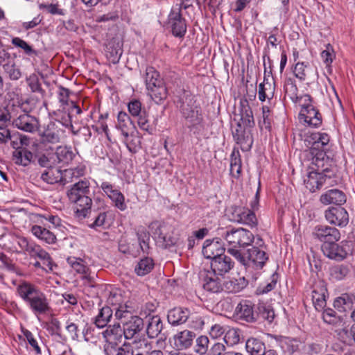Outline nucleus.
I'll return each mask as SVG.
<instances>
[{
	"label": "nucleus",
	"instance_id": "nucleus-1",
	"mask_svg": "<svg viewBox=\"0 0 355 355\" xmlns=\"http://www.w3.org/2000/svg\"><path fill=\"white\" fill-rule=\"evenodd\" d=\"M312 235L314 239L323 243L321 245L323 254L331 260L340 262L353 254V242L343 240L337 243L340 239V233L334 227L324 225H316L313 230Z\"/></svg>",
	"mask_w": 355,
	"mask_h": 355
},
{
	"label": "nucleus",
	"instance_id": "nucleus-2",
	"mask_svg": "<svg viewBox=\"0 0 355 355\" xmlns=\"http://www.w3.org/2000/svg\"><path fill=\"white\" fill-rule=\"evenodd\" d=\"M306 141L311 146L304 152V161L311 162L323 171L329 172L328 168L334 163L333 159L327 156L325 152L329 142V136L324 132H312Z\"/></svg>",
	"mask_w": 355,
	"mask_h": 355
},
{
	"label": "nucleus",
	"instance_id": "nucleus-3",
	"mask_svg": "<svg viewBox=\"0 0 355 355\" xmlns=\"http://www.w3.org/2000/svg\"><path fill=\"white\" fill-rule=\"evenodd\" d=\"M17 293L35 315H44L51 311L46 295L35 284L23 281L17 286Z\"/></svg>",
	"mask_w": 355,
	"mask_h": 355
},
{
	"label": "nucleus",
	"instance_id": "nucleus-4",
	"mask_svg": "<svg viewBox=\"0 0 355 355\" xmlns=\"http://www.w3.org/2000/svg\"><path fill=\"white\" fill-rule=\"evenodd\" d=\"M90 193V182L86 178L79 180L67 190L69 202L75 205L76 217L85 218L90 213L92 205Z\"/></svg>",
	"mask_w": 355,
	"mask_h": 355
},
{
	"label": "nucleus",
	"instance_id": "nucleus-5",
	"mask_svg": "<svg viewBox=\"0 0 355 355\" xmlns=\"http://www.w3.org/2000/svg\"><path fill=\"white\" fill-rule=\"evenodd\" d=\"M240 121L236 124V129L232 131L234 140L241 146L243 151H248L253 144L251 130L255 125L251 107L247 101L241 102Z\"/></svg>",
	"mask_w": 355,
	"mask_h": 355
},
{
	"label": "nucleus",
	"instance_id": "nucleus-6",
	"mask_svg": "<svg viewBox=\"0 0 355 355\" xmlns=\"http://www.w3.org/2000/svg\"><path fill=\"white\" fill-rule=\"evenodd\" d=\"M180 112L186 121V125L193 134H198L204 128L202 109L194 97L185 96L180 106Z\"/></svg>",
	"mask_w": 355,
	"mask_h": 355
},
{
	"label": "nucleus",
	"instance_id": "nucleus-7",
	"mask_svg": "<svg viewBox=\"0 0 355 355\" xmlns=\"http://www.w3.org/2000/svg\"><path fill=\"white\" fill-rule=\"evenodd\" d=\"M227 252L233 256L239 263L246 267H252L255 270L261 269L268 259L265 251L258 247H252L243 252L239 249H227Z\"/></svg>",
	"mask_w": 355,
	"mask_h": 355
},
{
	"label": "nucleus",
	"instance_id": "nucleus-8",
	"mask_svg": "<svg viewBox=\"0 0 355 355\" xmlns=\"http://www.w3.org/2000/svg\"><path fill=\"white\" fill-rule=\"evenodd\" d=\"M146 89L151 98L161 103L167 97V89L159 73L153 67H147L144 74Z\"/></svg>",
	"mask_w": 355,
	"mask_h": 355
},
{
	"label": "nucleus",
	"instance_id": "nucleus-9",
	"mask_svg": "<svg viewBox=\"0 0 355 355\" xmlns=\"http://www.w3.org/2000/svg\"><path fill=\"white\" fill-rule=\"evenodd\" d=\"M222 237L227 243V249L241 250L250 245L254 239V236L250 231L242 227L227 230L222 234Z\"/></svg>",
	"mask_w": 355,
	"mask_h": 355
},
{
	"label": "nucleus",
	"instance_id": "nucleus-10",
	"mask_svg": "<svg viewBox=\"0 0 355 355\" xmlns=\"http://www.w3.org/2000/svg\"><path fill=\"white\" fill-rule=\"evenodd\" d=\"M309 167L311 170L309 172L307 177L304 179V184L311 192H315L317 189L321 188L325 182V179L331 178L335 175V164L330 166L328 168L329 172L323 171L322 168L312 164L311 162Z\"/></svg>",
	"mask_w": 355,
	"mask_h": 355
},
{
	"label": "nucleus",
	"instance_id": "nucleus-11",
	"mask_svg": "<svg viewBox=\"0 0 355 355\" xmlns=\"http://www.w3.org/2000/svg\"><path fill=\"white\" fill-rule=\"evenodd\" d=\"M17 243L20 248L26 251L31 257L40 259L49 271L53 270V264L50 254L39 245L28 240L26 237L19 238Z\"/></svg>",
	"mask_w": 355,
	"mask_h": 355
},
{
	"label": "nucleus",
	"instance_id": "nucleus-12",
	"mask_svg": "<svg viewBox=\"0 0 355 355\" xmlns=\"http://www.w3.org/2000/svg\"><path fill=\"white\" fill-rule=\"evenodd\" d=\"M17 109L21 110V112L13 110L12 125L24 132L33 133L37 131L40 125L37 119L22 110V107H18Z\"/></svg>",
	"mask_w": 355,
	"mask_h": 355
},
{
	"label": "nucleus",
	"instance_id": "nucleus-13",
	"mask_svg": "<svg viewBox=\"0 0 355 355\" xmlns=\"http://www.w3.org/2000/svg\"><path fill=\"white\" fill-rule=\"evenodd\" d=\"M107 303L114 307L112 309L115 311L114 315L119 320L127 318L134 310L128 301L124 302L122 295L118 291L110 292Z\"/></svg>",
	"mask_w": 355,
	"mask_h": 355
},
{
	"label": "nucleus",
	"instance_id": "nucleus-14",
	"mask_svg": "<svg viewBox=\"0 0 355 355\" xmlns=\"http://www.w3.org/2000/svg\"><path fill=\"white\" fill-rule=\"evenodd\" d=\"M167 26L171 28L172 34L177 37H183L187 32L185 19L180 12V6L173 5L168 16Z\"/></svg>",
	"mask_w": 355,
	"mask_h": 355
},
{
	"label": "nucleus",
	"instance_id": "nucleus-15",
	"mask_svg": "<svg viewBox=\"0 0 355 355\" xmlns=\"http://www.w3.org/2000/svg\"><path fill=\"white\" fill-rule=\"evenodd\" d=\"M124 319L122 321L124 338L127 340H137V338L144 328V320L137 315H130Z\"/></svg>",
	"mask_w": 355,
	"mask_h": 355
},
{
	"label": "nucleus",
	"instance_id": "nucleus-16",
	"mask_svg": "<svg viewBox=\"0 0 355 355\" xmlns=\"http://www.w3.org/2000/svg\"><path fill=\"white\" fill-rule=\"evenodd\" d=\"M128 108L132 116L137 117V124L141 130L151 134L153 128L150 125L146 110L141 107V103L139 100H132L128 103Z\"/></svg>",
	"mask_w": 355,
	"mask_h": 355
},
{
	"label": "nucleus",
	"instance_id": "nucleus-17",
	"mask_svg": "<svg viewBox=\"0 0 355 355\" xmlns=\"http://www.w3.org/2000/svg\"><path fill=\"white\" fill-rule=\"evenodd\" d=\"M299 119L303 121L308 126L318 128L322 123V117L319 110L311 103L302 105L299 114Z\"/></svg>",
	"mask_w": 355,
	"mask_h": 355
},
{
	"label": "nucleus",
	"instance_id": "nucleus-18",
	"mask_svg": "<svg viewBox=\"0 0 355 355\" xmlns=\"http://www.w3.org/2000/svg\"><path fill=\"white\" fill-rule=\"evenodd\" d=\"M41 136L44 142L57 144L66 138V131L60 123L49 122L44 127Z\"/></svg>",
	"mask_w": 355,
	"mask_h": 355
},
{
	"label": "nucleus",
	"instance_id": "nucleus-19",
	"mask_svg": "<svg viewBox=\"0 0 355 355\" xmlns=\"http://www.w3.org/2000/svg\"><path fill=\"white\" fill-rule=\"evenodd\" d=\"M327 221L335 226L344 227L349 223V214L342 207H331L324 211Z\"/></svg>",
	"mask_w": 355,
	"mask_h": 355
},
{
	"label": "nucleus",
	"instance_id": "nucleus-20",
	"mask_svg": "<svg viewBox=\"0 0 355 355\" xmlns=\"http://www.w3.org/2000/svg\"><path fill=\"white\" fill-rule=\"evenodd\" d=\"M327 274L331 282H344L352 275V265L345 263H333L329 266Z\"/></svg>",
	"mask_w": 355,
	"mask_h": 355
},
{
	"label": "nucleus",
	"instance_id": "nucleus-21",
	"mask_svg": "<svg viewBox=\"0 0 355 355\" xmlns=\"http://www.w3.org/2000/svg\"><path fill=\"white\" fill-rule=\"evenodd\" d=\"M231 220L254 227L257 225V218L254 212L248 208L233 207Z\"/></svg>",
	"mask_w": 355,
	"mask_h": 355
},
{
	"label": "nucleus",
	"instance_id": "nucleus-22",
	"mask_svg": "<svg viewBox=\"0 0 355 355\" xmlns=\"http://www.w3.org/2000/svg\"><path fill=\"white\" fill-rule=\"evenodd\" d=\"M225 252L224 244L219 238L205 240L202 250L205 258L211 261L225 254Z\"/></svg>",
	"mask_w": 355,
	"mask_h": 355
},
{
	"label": "nucleus",
	"instance_id": "nucleus-23",
	"mask_svg": "<svg viewBox=\"0 0 355 355\" xmlns=\"http://www.w3.org/2000/svg\"><path fill=\"white\" fill-rule=\"evenodd\" d=\"M254 304L249 300H242L235 309L236 316L247 322H254L258 319L257 311L254 310Z\"/></svg>",
	"mask_w": 355,
	"mask_h": 355
},
{
	"label": "nucleus",
	"instance_id": "nucleus-24",
	"mask_svg": "<svg viewBox=\"0 0 355 355\" xmlns=\"http://www.w3.org/2000/svg\"><path fill=\"white\" fill-rule=\"evenodd\" d=\"M210 264L214 274L220 276L229 272L234 266V262L225 254L216 257L211 261Z\"/></svg>",
	"mask_w": 355,
	"mask_h": 355
},
{
	"label": "nucleus",
	"instance_id": "nucleus-25",
	"mask_svg": "<svg viewBox=\"0 0 355 355\" xmlns=\"http://www.w3.org/2000/svg\"><path fill=\"white\" fill-rule=\"evenodd\" d=\"M191 311L189 309L177 306L171 309L167 313V321L173 327L184 324L189 319Z\"/></svg>",
	"mask_w": 355,
	"mask_h": 355
},
{
	"label": "nucleus",
	"instance_id": "nucleus-26",
	"mask_svg": "<svg viewBox=\"0 0 355 355\" xmlns=\"http://www.w3.org/2000/svg\"><path fill=\"white\" fill-rule=\"evenodd\" d=\"M320 201L323 205L334 204L341 207L347 201L345 193L338 189H331L323 193L320 197Z\"/></svg>",
	"mask_w": 355,
	"mask_h": 355
},
{
	"label": "nucleus",
	"instance_id": "nucleus-27",
	"mask_svg": "<svg viewBox=\"0 0 355 355\" xmlns=\"http://www.w3.org/2000/svg\"><path fill=\"white\" fill-rule=\"evenodd\" d=\"M196 334L190 330L184 329L178 331L173 336L174 347L178 350H184L192 346Z\"/></svg>",
	"mask_w": 355,
	"mask_h": 355
},
{
	"label": "nucleus",
	"instance_id": "nucleus-28",
	"mask_svg": "<svg viewBox=\"0 0 355 355\" xmlns=\"http://www.w3.org/2000/svg\"><path fill=\"white\" fill-rule=\"evenodd\" d=\"M67 261L78 273L85 275L83 277V279L85 281V284L91 287L94 286V284H93L94 278V277L90 276V275H87L88 268L85 265V262L82 259L70 257L67 258Z\"/></svg>",
	"mask_w": 355,
	"mask_h": 355
},
{
	"label": "nucleus",
	"instance_id": "nucleus-29",
	"mask_svg": "<svg viewBox=\"0 0 355 355\" xmlns=\"http://www.w3.org/2000/svg\"><path fill=\"white\" fill-rule=\"evenodd\" d=\"M271 69L268 72V74H271ZM269 75L266 76L265 74L263 82L259 85V99L261 101H265L268 99L269 101L272 99L275 94V82L274 78H272V82H270L268 79Z\"/></svg>",
	"mask_w": 355,
	"mask_h": 355
},
{
	"label": "nucleus",
	"instance_id": "nucleus-30",
	"mask_svg": "<svg viewBox=\"0 0 355 355\" xmlns=\"http://www.w3.org/2000/svg\"><path fill=\"white\" fill-rule=\"evenodd\" d=\"M116 128L119 129L125 138L129 137L136 129L130 116L125 112H119L117 116Z\"/></svg>",
	"mask_w": 355,
	"mask_h": 355
},
{
	"label": "nucleus",
	"instance_id": "nucleus-31",
	"mask_svg": "<svg viewBox=\"0 0 355 355\" xmlns=\"http://www.w3.org/2000/svg\"><path fill=\"white\" fill-rule=\"evenodd\" d=\"M355 300V295L352 293H345L335 298L334 306L340 312H346L352 310Z\"/></svg>",
	"mask_w": 355,
	"mask_h": 355
},
{
	"label": "nucleus",
	"instance_id": "nucleus-32",
	"mask_svg": "<svg viewBox=\"0 0 355 355\" xmlns=\"http://www.w3.org/2000/svg\"><path fill=\"white\" fill-rule=\"evenodd\" d=\"M163 327V322L159 315L149 316L146 325V334L148 338L157 337L161 334Z\"/></svg>",
	"mask_w": 355,
	"mask_h": 355
},
{
	"label": "nucleus",
	"instance_id": "nucleus-33",
	"mask_svg": "<svg viewBox=\"0 0 355 355\" xmlns=\"http://www.w3.org/2000/svg\"><path fill=\"white\" fill-rule=\"evenodd\" d=\"M102 334L105 342L115 343L120 345L123 339V331L118 324L117 325L114 324L112 327L109 326Z\"/></svg>",
	"mask_w": 355,
	"mask_h": 355
},
{
	"label": "nucleus",
	"instance_id": "nucleus-34",
	"mask_svg": "<svg viewBox=\"0 0 355 355\" xmlns=\"http://www.w3.org/2000/svg\"><path fill=\"white\" fill-rule=\"evenodd\" d=\"M248 284V282L244 277L238 278H231L226 280L223 284V289L227 293H238L245 288Z\"/></svg>",
	"mask_w": 355,
	"mask_h": 355
},
{
	"label": "nucleus",
	"instance_id": "nucleus-35",
	"mask_svg": "<svg viewBox=\"0 0 355 355\" xmlns=\"http://www.w3.org/2000/svg\"><path fill=\"white\" fill-rule=\"evenodd\" d=\"M113 311V309L108 306L102 307L94 318V324L100 329L105 327L112 318Z\"/></svg>",
	"mask_w": 355,
	"mask_h": 355
},
{
	"label": "nucleus",
	"instance_id": "nucleus-36",
	"mask_svg": "<svg viewBox=\"0 0 355 355\" xmlns=\"http://www.w3.org/2000/svg\"><path fill=\"white\" fill-rule=\"evenodd\" d=\"M246 351L250 355H263L266 353V345L259 338L251 337L245 343Z\"/></svg>",
	"mask_w": 355,
	"mask_h": 355
},
{
	"label": "nucleus",
	"instance_id": "nucleus-37",
	"mask_svg": "<svg viewBox=\"0 0 355 355\" xmlns=\"http://www.w3.org/2000/svg\"><path fill=\"white\" fill-rule=\"evenodd\" d=\"M12 157L16 164L26 166L32 162L33 155L25 147H22L19 150L13 151Z\"/></svg>",
	"mask_w": 355,
	"mask_h": 355
},
{
	"label": "nucleus",
	"instance_id": "nucleus-38",
	"mask_svg": "<svg viewBox=\"0 0 355 355\" xmlns=\"http://www.w3.org/2000/svg\"><path fill=\"white\" fill-rule=\"evenodd\" d=\"M32 234L40 240L44 241L49 244L55 243L56 236L47 229L40 225H33L31 230Z\"/></svg>",
	"mask_w": 355,
	"mask_h": 355
},
{
	"label": "nucleus",
	"instance_id": "nucleus-39",
	"mask_svg": "<svg viewBox=\"0 0 355 355\" xmlns=\"http://www.w3.org/2000/svg\"><path fill=\"white\" fill-rule=\"evenodd\" d=\"M155 266L153 259L150 257H144L137 262L135 267V272L138 276H144L150 273Z\"/></svg>",
	"mask_w": 355,
	"mask_h": 355
},
{
	"label": "nucleus",
	"instance_id": "nucleus-40",
	"mask_svg": "<svg viewBox=\"0 0 355 355\" xmlns=\"http://www.w3.org/2000/svg\"><path fill=\"white\" fill-rule=\"evenodd\" d=\"M53 115L55 116V121L53 122L60 123L62 128H73L71 123V114L69 110L67 111L62 108H59L53 112Z\"/></svg>",
	"mask_w": 355,
	"mask_h": 355
},
{
	"label": "nucleus",
	"instance_id": "nucleus-41",
	"mask_svg": "<svg viewBox=\"0 0 355 355\" xmlns=\"http://www.w3.org/2000/svg\"><path fill=\"white\" fill-rule=\"evenodd\" d=\"M55 155L58 163L67 164L71 162L75 156L71 147L58 146L55 150Z\"/></svg>",
	"mask_w": 355,
	"mask_h": 355
},
{
	"label": "nucleus",
	"instance_id": "nucleus-42",
	"mask_svg": "<svg viewBox=\"0 0 355 355\" xmlns=\"http://www.w3.org/2000/svg\"><path fill=\"white\" fill-rule=\"evenodd\" d=\"M285 96H288L293 103L299 101L297 96L298 89L294 79L291 78H286L284 83Z\"/></svg>",
	"mask_w": 355,
	"mask_h": 355
},
{
	"label": "nucleus",
	"instance_id": "nucleus-43",
	"mask_svg": "<svg viewBox=\"0 0 355 355\" xmlns=\"http://www.w3.org/2000/svg\"><path fill=\"white\" fill-rule=\"evenodd\" d=\"M151 225L157 226L155 234L158 235V241L161 243L164 248H169L176 244L175 238L172 236L167 237L162 233L161 225L157 221L152 223Z\"/></svg>",
	"mask_w": 355,
	"mask_h": 355
},
{
	"label": "nucleus",
	"instance_id": "nucleus-44",
	"mask_svg": "<svg viewBox=\"0 0 355 355\" xmlns=\"http://www.w3.org/2000/svg\"><path fill=\"white\" fill-rule=\"evenodd\" d=\"M203 288L211 293H219L223 290V286L218 277L207 276L204 279Z\"/></svg>",
	"mask_w": 355,
	"mask_h": 355
},
{
	"label": "nucleus",
	"instance_id": "nucleus-45",
	"mask_svg": "<svg viewBox=\"0 0 355 355\" xmlns=\"http://www.w3.org/2000/svg\"><path fill=\"white\" fill-rule=\"evenodd\" d=\"M47 329L49 334L61 344L67 340L66 337L61 333V324L58 319L51 320V326Z\"/></svg>",
	"mask_w": 355,
	"mask_h": 355
},
{
	"label": "nucleus",
	"instance_id": "nucleus-46",
	"mask_svg": "<svg viewBox=\"0 0 355 355\" xmlns=\"http://www.w3.org/2000/svg\"><path fill=\"white\" fill-rule=\"evenodd\" d=\"M279 275L277 273H273L267 282L260 284L257 288V294H266L272 291L278 282Z\"/></svg>",
	"mask_w": 355,
	"mask_h": 355
},
{
	"label": "nucleus",
	"instance_id": "nucleus-47",
	"mask_svg": "<svg viewBox=\"0 0 355 355\" xmlns=\"http://www.w3.org/2000/svg\"><path fill=\"white\" fill-rule=\"evenodd\" d=\"M3 68L11 80H17L20 78L21 73L16 65L15 58L3 66Z\"/></svg>",
	"mask_w": 355,
	"mask_h": 355
},
{
	"label": "nucleus",
	"instance_id": "nucleus-48",
	"mask_svg": "<svg viewBox=\"0 0 355 355\" xmlns=\"http://www.w3.org/2000/svg\"><path fill=\"white\" fill-rule=\"evenodd\" d=\"M258 318L260 317L268 322H272L275 314L274 309L270 305L259 304L257 307Z\"/></svg>",
	"mask_w": 355,
	"mask_h": 355
},
{
	"label": "nucleus",
	"instance_id": "nucleus-49",
	"mask_svg": "<svg viewBox=\"0 0 355 355\" xmlns=\"http://www.w3.org/2000/svg\"><path fill=\"white\" fill-rule=\"evenodd\" d=\"M241 173V159L239 153L231 155L230 174L235 178H239Z\"/></svg>",
	"mask_w": 355,
	"mask_h": 355
},
{
	"label": "nucleus",
	"instance_id": "nucleus-50",
	"mask_svg": "<svg viewBox=\"0 0 355 355\" xmlns=\"http://www.w3.org/2000/svg\"><path fill=\"white\" fill-rule=\"evenodd\" d=\"M322 319L327 324L331 325H337L341 322V318L338 316L336 312L331 309H325L322 312Z\"/></svg>",
	"mask_w": 355,
	"mask_h": 355
},
{
	"label": "nucleus",
	"instance_id": "nucleus-51",
	"mask_svg": "<svg viewBox=\"0 0 355 355\" xmlns=\"http://www.w3.org/2000/svg\"><path fill=\"white\" fill-rule=\"evenodd\" d=\"M11 42L14 46L23 49L26 55L29 56L37 55V51L33 49L31 46L20 37H13Z\"/></svg>",
	"mask_w": 355,
	"mask_h": 355
},
{
	"label": "nucleus",
	"instance_id": "nucleus-52",
	"mask_svg": "<svg viewBox=\"0 0 355 355\" xmlns=\"http://www.w3.org/2000/svg\"><path fill=\"white\" fill-rule=\"evenodd\" d=\"M209 340L207 336H200L196 338L195 352L199 355L207 354L208 352Z\"/></svg>",
	"mask_w": 355,
	"mask_h": 355
},
{
	"label": "nucleus",
	"instance_id": "nucleus-53",
	"mask_svg": "<svg viewBox=\"0 0 355 355\" xmlns=\"http://www.w3.org/2000/svg\"><path fill=\"white\" fill-rule=\"evenodd\" d=\"M28 85L29 86L31 92H37L44 95L45 93L44 89H42L40 83L39 78L37 75L32 74L26 80Z\"/></svg>",
	"mask_w": 355,
	"mask_h": 355
},
{
	"label": "nucleus",
	"instance_id": "nucleus-54",
	"mask_svg": "<svg viewBox=\"0 0 355 355\" xmlns=\"http://www.w3.org/2000/svg\"><path fill=\"white\" fill-rule=\"evenodd\" d=\"M70 91L69 89L65 88L62 86L59 87V90L58 92V98L59 103H60V108H62L63 110H66V107L70 105V102H69Z\"/></svg>",
	"mask_w": 355,
	"mask_h": 355
},
{
	"label": "nucleus",
	"instance_id": "nucleus-55",
	"mask_svg": "<svg viewBox=\"0 0 355 355\" xmlns=\"http://www.w3.org/2000/svg\"><path fill=\"white\" fill-rule=\"evenodd\" d=\"M11 146L15 148V150H19L22 147L28 145L29 139L25 135H19L18 136H11Z\"/></svg>",
	"mask_w": 355,
	"mask_h": 355
},
{
	"label": "nucleus",
	"instance_id": "nucleus-56",
	"mask_svg": "<svg viewBox=\"0 0 355 355\" xmlns=\"http://www.w3.org/2000/svg\"><path fill=\"white\" fill-rule=\"evenodd\" d=\"M110 199L114 202V206L121 211H124L127 208V205L125 202V197L123 194L120 191H116L115 194L112 196Z\"/></svg>",
	"mask_w": 355,
	"mask_h": 355
},
{
	"label": "nucleus",
	"instance_id": "nucleus-57",
	"mask_svg": "<svg viewBox=\"0 0 355 355\" xmlns=\"http://www.w3.org/2000/svg\"><path fill=\"white\" fill-rule=\"evenodd\" d=\"M131 137L130 139L125 138V145L128 150L132 153H137L140 148V139L137 137H133L132 134L130 135Z\"/></svg>",
	"mask_w": 355,
	"mask_h": 355
},
{
	"label": "nucleus",
	"instance_id": "nucleus-58",
	"mask_svg": "<svg viewBox=\"0 0 355 355\" xmlns=\"http://www.w3.org/2000/svg\"><path fill=\"white\" fill-rule=\"evenodd\" d=\"M22 332H23L24 336L26 337L29 345L35 350L36 354H40L41 349H40V346L38 345V343L36 340V339L34 338L33 334L27 329H23Z\"/></svg>",
	"mask_w": 355,
	"mask_h": 355
},
{
	"label": "nucleus",
	"instance_id": "nucleus-59",
	"mask_svg": "<svg viewBox=\"0 0 355 355\" xmlns=\"http://www.w3.org/2000/svg\"><path fill=\"white\" fill-rule=\"evenodd\" d=\"M224 340L227 345L237 344L240 340V336L236 329H230L225 335Z\"/></svg>",
	"mask_w": 355,
	"mask_h": 355
},
{
	"label": "nucleus",
	"instance_id": "nucleus-60",
	"mask_svg": "<svg viewBox=\"0 0 355 355\" xmlns=\"http://www.w3.org/2000/svg\"><path fill=\"white\" fill-rule=\"evenodd\" d=\"M226 346L221 343H215L208 350L207 355H224L226 352Z\"/></svg>",
	"mask_w": 355,
	"mask_h": 355
},
{
	"label": "nucleus",
	"instance_id": "nucleus-61",
	"mask_svg": "<svg viewBox=\"0 0 355 355\" xmlns=\"http://www.w3.org/2000/svg\"><path fill=\"white\" fill-rule=\"evenodd\" d=\"M13 117V111L9 112L6 109H0V128H6L7 123Z\"/></svg>",
	"mask_w": 355,
	"mask_h": 355
},
{
	"label": "nucleus",
	"instance_id": "nucleus-62",
	"mask_svg": "<svg viewBox=\"0 0 355 355\" xmlns=\"http://www.w3.org/2000/svg\"><path fill=\"white\" fill-rule=\"evenodd\" d=\"M66 329L67 332L71 335L72 340H78V327L76 324L73 322L68 320L67 322Z\"/></svg>",
	"mask_w": 355,
	"mask_h": 355
},
{
	"label": "nucleus",
	"instance_id": "nucleus-63",
	"mask_svg": "<svg viewBox=\"0 0 355 355\" xmlns=\"http://www.w3.org/2000/svg\"><path fill=\"white\" fill-rule=\"evenodd\" d=\"M120 346L119 344L111 342H105L104 345V352L106 355H117Z\"/></svg>",
	"mask_w": 355,
	"mask_h": 355
},
{
	"label": "nucleus",
	"instance_id": "nucleus-64",
	"mask_svg": "<svg viewBox=\"0 0 355 355\" xmlns=\"http://www.w3.org/2000/svg\"><path fill=\"white\" fill-rule=\"evenodd\" d=\"M0 267H4L10 271L15 270V266L12 260L3 253H0Z\"/></svg>",
	"mask_w": 355,
	"mask_h": 355
}]
</instances>
